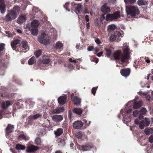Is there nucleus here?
Segmentation results:
<instances>
[{"mask_svg":"<svg viewBox=\"0 0 153 153\" xmlns=\"http://www.w3.org/2000/svg\"><path fill=\"white\" fill-rule=\"evenodd\" d=\"M0 11L1 13H4L6 11L5 6L3 0H0Z\"/></svg>","mask_w":153,"mask_h":153,"instance_id":"nucleus-14","label":"nucleus"},{"mask_svg":"<svg viewBox=\"0 0 153 153\" xmlns=\"http://www.w3.org/2000/svg\"><path fill=\"white\" fill-rule=\"evenodd\" d=\"M142 104L143 101L142 100H140L139 101L135 102L134 103L133 108L135 109L138 108L142 105Z\"/></svg>","mask_w":153,"mask_h":153,"instance_id":"nucleus-20","label":"nucleus"},{"mask_svg":"<svg viewBox=\"0 0 153 153\" xmlns=\"http://www.w3.org/2000/svg\"><path fill=\"white\" fill-rule=\"evenodd\" d=\"M75 136L78 139H80L82 137V134L81 132L79 131L76 133Z\"/></svg>","mask_w":153,"mask_h":153,"instance_id":"nucleus-44","label":"nucleus"},{"mask_svg":"<svg viewBox=\"0 0 153 153\" xmlns=\"http://www.w3.org/2000/svg\"><path fill=\"white\" fill-rule=\"evenodd\" d=\"M139 127L141 129H143L144 128L145 126H146L145 125L144 123V120H142L139 123Z\"/></svg>","mask_w":153,"mask_h":153,"instance_id":"nucleus-39","label":"nucleus"},{"mask_svg":"<svg viewBox=\"0 0 153 153\" xmlns=\"http://www.w3.org/2000/svg\"><path fill=\"white\" fill-rule=\"evenodd\" d=\"M73 111L76 114L80 115L82 113L83 110L80 108H75L73 110Z\"/></svg>","mask_w":153,"mask_h":153,"instance_id":"nucleus-23","label":"nucleus"},{"mask_svg":"<svg viewBox=\"0 0 153 153\" xmlns=\"http://www.w3.org/2000/svg\"><path fill=\"white\" fill-rule=\"evenodd\" d=\"M97 87H94L92 89L91 92L94 95H95V94L96 91L97 90Z\"/></svg>","mask_w":153,"mask_h":153,"instance_id":"nucleus-50","label":"nucleus"},{"mask_svg":"<svg viewBox=\"0 0 153 153\" xmlns=\"http://www.w3.org/2000/svg\"><path fill=\"white\" fill-rule=\"evenodd\" d=\"M4 44H0V52L4 49Z\"/></svg>","mask_w":153,"mask_h":153,"instance_id":"nucleus-51","label":"nucleus"},{"mask_svg":"<svg viewBox=\"0 0 153 153\" xmlns=\"http://www.w3.org/2000/svg\"><path fill=\"white\" fill-rule=\"evenodd\" d=\"M122 49L123 53L120 50H117L112 55L114 59L121 64L126 62L130 57V50L126 43H124Z\"/></svg>","mask_w":153,"mask_h":153,"instance_id":"nucleus-1","label":"nucleus"},{"mask_svg":"<svg viewBox=\"0 0 153 153\" xmlns=\"http://www.w3.org/2000/svg\"><path fill=\"white\" fill-rule=\"evenodd\" d=\"M27 19L26 15H22L20 16L18 18L17 21L18 23L19 24H22Z\"/></svg>","mask_w":153,"mask_h":153,"instance_id":"nucleus-21","label":"nucleus"},{"mask_svg":"<svg viewBox=\"0 0 153 153\" xmlns=\"http://www.w3.org/2000/svg\"><path fill=\"white\" fill-rule=\"evenodd\" d=\"M66 95L60 96L58 99V101L60 105L64 104L66 100Z\"/></svg>","mask_w":153,"mask_h":153,"instance_id":"nucleus-10","label":"nucleus"},{"mask_svg":"<svg viewBox=\"0 0 153 153\" xmlns=\"http://www.w3.org/2000/svg\"><path fill=\"white\" fill-rule=\"evenodd\" d=\"M4 111H0V119L4 117Z\"/></svg>","mask_w":153,"mask_h":153,"instance_id":"nucleus-54","label":"nucleus"},{"mask_svg":"<svg viewBox=\"0 0 153 153\" xmlns=\"http://www.w3.org/2000/svg\"><path fill=\"white\" fill-rule=\"evenodd\" d=\"M20 41V38H19L14 39L13 41L11 42V46L13 50H14L16 48V45L19 44Z\"/></svg>","mask_w":153,"mask_h":153,"instance_id":"nucleus-11","label":"nucleus"},{"mask_svg":"<svg viewBox=\"0 0 153 153\" xmlns=\"http://www.w3.org/2000/svg\"><path fill=\"white\" fill-rule=\"evenodd\" d=\"M14 126L13 125L9 124L8 125L6 130V132L7 133H10L13 131Z\"/></svg>","mask_w":153,"mask_h":153,"instance_id":"nucleus-24","label":"nucleus"},{"mask_svg":"<svg viewBox=\"0 0 153 153\" xmlns=\"http://www.w3.org/2000/svg\"><path fill=\"white\" fill-rule=\"evenodd\" d=\"M64 110L63 107H59L54 109L53 111V112L54 114H59L62 112Z\"/></svg>","mask_w":153,"mask_h":153,"instance_id":"nucleus-25","label":"nucleus"},{"mask_svg":"<svg viewBox=\"0 0 153 153\" xmlns=\"http://www.w3.org/2000/svg\"><path fill=\"white\" fill-rule=\"evenodd\" d=\"M146 0H138L137 1V4L139 6L145 5L148 4Z\"/></svg>","mask_w":153,"mask_h":153,"instance_id":"nucleus-28","label":"nucleus"},{"mask_svg":"<svg viewBox=\"0 0 153 153\" xmlns=\"http://www.w3.org/2000/svg\"><path fill=\"white\" fill-rule=\"evenodd\" d=\"M82 6L80 4H78L75 5V8L76 11L79 13H81L83 10Z\"/></svg>","mask_w":153,"mask_h":153,"instance_id":"nucleus-26","label":"nucleus"},{"mask_svg":"<svg viewBox=\"0 0 153 153\" xmlns=\"http://www.w3.org/2000/svg\"><path fill=\"white\" fill-rule=\"evenodd\" d=\"M42 53V51L40 50H39L36 52H35L34 53V54L37 57H38L39 56H40Z\"/></svg>","mask_w":153,"mask_h":153,"instance_id":"nucleus-45","label":"nucleus"},{"mask_svg":"<svg viewBox=\"0 0 153 153\" xmlns=\"http://www.w3.org/2000/svg\"><path fill=\"white\" fill-rule=\"evenodd\" d=\"M121 35V33L119 31L116 32L114 34L112 35L109 37V39L111 41L113 42L115 41L117 38Z\"/></svg>","mask_w":153,"mask_h":153,"instance_id":"nucleus-9","label":"nucleus"},{"mask_svg":"<svg viewBox=\"0 0 153 153\" xmlns=\"http://www.w3.org/2000/svg\"><path fill=\"white\" fill-rule=\"evenodd\" d=\"M77 149L80 150H82V151H85V147L84 146H81L77 144Z\"/></svg>","mask_w":153,"mask_h":153,"instance_id":"nucleus-47","label":"nucleus"},{"mask_svg":"<svg viewBox=\"0 0 153 153\" xmlns=\"http://www.w3.org/2000/svg\"><path fill=\"white\" fill-rule=\"evenodd\" d=\"M12 104L13 102L11 101H7L6 102H4L2 105V108L4 109H5L12 105Z\"/></svg>","mask_w":153,"mask_h":153,"instance_id":"nucleus-18","label":"nucleus"},{"mask_svg":"<svg viewBox=\"0 0 153 153\" xmlns=\"http://www.w3.org/2000/svg\"><path fill=\"white\" fill-rule=\"evenodd\" d=\"M83 123L80 121H76L73 123V127L75 129H80L83 126Z\"/></svg>","mask_w":153,"mask_h":153,"instance_id":"nucleus-8","label":"nucleus"},{"mask_svg":"<svg viewBox=\"0 0 153 153\" xmlns=\"http://www.w3.org/2000/svg\"><path fill=\"white\" fill-rule=\"evenodd\" d=\"M139 120L137 118L136 119L134 120V123L136 125L139 124Z\"/></svg>","mask_w":153,"mask_h":153,"instance_id":"nucleus-62","label":"nucleus"},{"mask_svg":"<svg viewBox=\"0 0 153 153\" xmlns=\"http://www.w3.org/2000/svg\"><path fill=\"white\" fill-rule=\"evenodd\" d=\"M41 116V115L39 114H37L32 117L30 118L31 120H36L38 118H39Z\"/></svg>","mask_w":153,"mask_h":153,"instance_id":"nucleus-41","label":"nucleus"},{"mask_svg":"<svg viewBox=\"0 0 153 153\" xmlns=\"http://www.w3.org/2000/svg\"><path fill=\"white\" fill-rule=\"evenodd\" d=\"M35 142L36 143L37 145H40L41 143V139L39 138H36L35 139Z\"/></svg>","mask_w":153,"mask_h":153,"instance_id":"nucleus-48","label":"nucleus"},{"mask_svg":"<svg viewBox=\"0 0 153 153\" xmlns=\"http://www.w3.org/2000/svg\"><path fill=\"white\" fill-rule=\"evenodd\" d=\"M94 49V47L93 46L88 47L87 48L88 50L89 51H92Z\"/></svg>","mask_w":153,"mask_h":153,"instance_id":"nucleus-56","label":"nucleus"},{"mask_svg":"<svg viewBox=\"0 0 153 153\" xmlns=\"http://www.w3.org/2000/svg\"><path fill=\"white\" fill-rule=\"evenodd\" d=\"M125 2L128 4H131L136 2V0H124Z\"/></svg>","mask_w":153,"mask_h":153,"instance_id":"nucleus-43","label":"nucleus"},{"mask_svg":"<svg viewBox=\"0 0 153 153\" xmlns=\"http://www.w3.org/2000/svg\"><path fill=\"white\" fill-rule=\"evenodd\" d=\"M85 151H89L92 149L94 148V147L92 144H88L84 146Z\"/></svg>","mask_w":153,"mask_h":153,"instance_id":"nucleus-33","label":"nucleus"},{"mask_svg":"<svg viewBox=\"0 0 153 153\" xmlns=\"http://www.w3.org/2000/svg\"><path fill=\"white\" fill-rule=\"evenodd\" d=\"M41 63L43 64H47L50 61L49 57L48 56H43L42 59L40 60Z\"/></svg>","mask_w":153,"mask_h":153,"instance_id":"nucleus-19","label":"nucleus"},{"mask_svg":"<svg viewBox=\"0 0 153 153\" xmlns=\"http://www.w3.org/2000/svg\"><path fill=\"white\" fill-rule=\"evenodd\" d=\"M149 141L151 143H153V135H152L149 137Z\"/></svg>","mask_w":153,"mask_h":153,"instance_id":"nucleus-53","label":"nucleus"},{"mask_svg":"<svg viewBox=\"0 0 153 153\" xmlns=\"http://www.w3.org/2000/svg\"><path fill=\"white\" fill-rule=\"evenodd\" d=\"M16 148L19 150H23L25 149V147L24 146L20 144L16 145Z\"/></svg>","mask_w":153,"mask_h":153,"instance_id":"nucleus-37","label":"nucleus"},{"mask_svg":"<svg viewBox=\"0 0 153 153\" xmlns=\"http://www.w3.org/2000/svg\"><path fill=\"white\" fill-rule=\"evenodd\" d=\"M63 44L59 41H58L56 43V47L57 49H60L63 47Z\"/></svg>","mask_w":153,"mask_h":153,"instance_id":"nucleus-34","label":"nucleus"},{"mask_svg":"<svg viewBox=\"0 0 153 153\" xmlns=\"http://www.w3.org/2000/svg\"><path fill=\"white\" fill-rule=\"evenodd\" d=\"M116 27V26L114 24L109 25L107 27L108 30L109 32L112 31L115 29Z\"/></svg>","mask_w":153,"mask_h":153,"instance_id":"nucleus-30","label":"nucleus"},{"mask_svg":"<svg viewBox=\"0 0 153 153\" xmlns=\"http://www.w3.org/2000/svg\"><path fill=\"white\" fill-rule=\"evenodd\" d=\"M46 133L45 130L43 128L41 130L40 132L38 134V135L40 136H43L45 135Z\"/></svg>","mask_w":153,"mask_h":153,"instance_id":"nucleus-42","label":"nucleus"},{"mask_svg":"<svg viewBox=\"0 0 153 153\" xmlns=\"http://www.w3.org/2000/svg\"><path fill=\"white\" fill-rule=\"evenodd\" d=\"M38 9L36 7H34L33 9V11L34 12L37 13L38 12Z\"/></svg>","mask_w":153,"mask_h":153,"instance_id":"nucleus-60","label":"nucleus"},{"mask_svg":"<svg viewBox=\"0 0 153 153\" xmlns=\"http://www.w3.org/2000/svg\"><path fill=\"white\" fill-rule=\"evenodd\" d=\"M40 148L33 145H31L28 146L26 149V151L27 152H31L36 151Z\"/></svg>","mask_w":153,"mask_h":153,"instance_id":"nucleus-5","label":"nucleus"},{"mask_svg":"<svg viewBox=\"0 0 153 153\" xmlns=\"http://www.w3.org/2000/svg\"><path fill=\"white\" fill-rule=\"evenodd\" d=\"M17 17V15H18L20 11V8L18 6H15L14 7L13 9L10 10Z\"/></svg>","mask_w":153,"mask_h":153,"instance_id":"nucleus-17","label":"nucleus"},{"mask_svg":"<svg viewBox=\"0 0 153 153\" xmlns=\"http://www.w3.org/2000/svg\"><path fill=\"white\" fill-rule=\"evenodd\" d=\"M130 70L129 68L123 69L120 71L121 75L124 77L128 76L130 74Z\"/></svg>","mask_w":153,"mask_h":153,"instance_id":"nucleus-6","label":"nucleus"},{"mask_svg":"<svg viewBox=\"0 0 153 153\" xmlns=\"http://www.w3.org/2000/svg\"><path fill=\"white\" fill-rule=\"evenodd\" d=\"M145 133L146 135H148L153 133V128H147L145 129L144 130Z\"/></svg>","mask_w":153,"mask_h":153,"instance_id":"nucleus-31","label":"nucleus"},{"mask_svg":"<svg viewBox=\"0 0 153 153\" xmlns=\"http://www.w3.org/2000/svg\"><path fill=\"white\" fill-rule=\"evenodd\" d=\"M138 114V112L137 110H135L133 112V115L134 117H137Z\"/></svg>","mask_w":153,"mask_h":153,"instance_id":"nucleus-58","label":"nucleus"},{"mask_svg":"<svg viewBox=\"0 0 153 153\" xmlns=\"http://www.w3.org/2000/svg\"><path fill=\"white\" fill-rule=\"evenodd\" d=\"M53 120L56 123L60 122L63 120L62 116L60 115H55L52 116Z\"/></svg>","mask_w":153,"mask_h":153,"instance_id":"nucleus-7","label":"nucleus"},{"mask_svg":"<svg viewBox=\"0 0 153 153\" xmlns=\"http://www.w3.org/2000/svg\"><path fill=\"white\" fill-rule=\"evenodd\" d=\"M30 27L29 28V30L31 32V34L34 36H36L37 35L38 33V30L37 28H33Z\"/></svg>","mask_w":153,"mask_h":153,"instance_id":"nucleus-22","label":"nucleus"},{"mask_svg":"<svg viewBox=\"0 0 153 153\" xmlns=\"http://www.w3.org/2000/svg\"><path fill=\"white\" fill-rule=\"evenodd\" d=\"M101 10L104 13H108L111 11L110 8L106 4H104L102 7Z\"/></svg>","mask_w":153,"mask_h":153,"instance_id":"nucleus-16","label":"nucleus"},{"mask_svg":"<svg viewBox=\"0 0 153 153\" xmlns=\"http://www.w3.org/2000/svg\"><path fill=\"white\" fill-rule=\"evenodd\" d=\"M25 102L27 104V105H28L30 107H32L34 104V102L30 99L27 100Z\"/></svg>","mask_w":153,"mask_h":153,"instance_id":"nucleus-38","label":"nucleus"},{"mask_svg":"<svg viewBox=\"0 0 153 153\" xmlns=\"http://www.w3.org/2000/svg\"><path fill=\"white\" fill-rule=\"evenodd\" d=\"M91 61L93 62H96V63H97L98 62V59L97 58H93V59L91 60Z\"/></svg>","mask_w":153,"mask_h":153,"instance_id":"nucleus-61","label":"nucleus"},{"mask_svg":"<svg viewBox=\"0 0 153 153\" xmlns=\"http://www.w3.org/2000/svg\"><path fill=\"white\" fill-rule=\"evenodd\" d=\"M126 12L127 15H130L132 17L139 14L140 11L137 6L129 5L126 7Z\"/></svg>","mask_w":153,"mask_h":153,"instance_id":"nucleus-2","label":"nucleus"},{"mask_svg":"<svg viewBox=\"0 0 153 153\" xmlns=\"http://www.w3.org/2000/svg\"><path fill=\"white\" fill-rule=\"evenodd\" d=\"M65 142L64 140H61V141L59 143L58 145L60 146H62L65 145Z\"/></svg>","mask_w":153,"mask_h":153,"instance_id":"nucleus-49","label":"nucleus"},{"mask_svg":"<svg viewBox=\"0 0 153 153\" xmlns=\"http://www.w3.org/2000/svg\"><path fill=\"white\" fill-rule=\"evenodd\" d=\"M69 62L74 63H78V62L76 60H73L71 58H69L68 60Z\"/></svg>","mask_w":153,"mask_h":153,"instance_id":"nucleus-55","label":"nucleus"},{"mask_svg":"<svg viewBox=\"0 0 153 153\" xmlns=\"http://www.w3.org/2000/svg\"><path fill=\"white\" fill-rule=\"evenodd\" d=\"M20 45L23 50H25L26 51H27L29 50V47L26 41L24 40L22 41Z\"/></svg>","mask_w":153,"mask_h":153,"instance_id":"nucleus-12","label":"nucleus"},{"mask_svg":"<svg viewBox=\"0 0 153 153\" xmlns=\"http://www.w3.org/2000/svg\"><path fill=\"white\" fill-rule=\"evenodd\" d=\"M104 15H102L101 16L100 20L101 21H102L105 19V17Z\"/></svg>","mask_w":153,"mask_h":153,"instance_id":"nucleus-63","label":"nucleus"},{"mask_svg":"<svg viewBox=\"0 0 153 153\" xmlns=\"http://www.w3.org/2000/svg\"><path fill=\"white\" fill-rule=\"evenodd\" d=\"M46 34L45 32L41 34V36L39 38V41L42 43L45 44L46 41Z\"/></svg>","mask_w":153,"mask_h":153,"instance_id":"nucleus-13","label":"nucleus"},{"mask_svg":"<svg viewBox=\"0 0 153 153\" xmlns=\"http://www.w3.org/2000/svg\"><path fill=\"white\" fill-rule=\"evenodd\" d=\"M146 95V99L148 101H149L151 97L149 95Z\"/></svg>","mask_w":153,"mask_h":153,"instance_id":"nucleus-64","label":"nucleus"},{"mask_svg":"<svg viewBox=\"0 0 153 153\" xmlns=\"http://www.w3.org/2000/svg\"><path fill=\"white\" fill-rule=\"evenodd\" d=\"M144 120V123L146 126H149L150 121V119L148 118L145 117Z\"/></svg>","mask_w":153,"mask_h":153,"instance_id":"nucleus-36","label":"nucleus"},{"mask_svg":"<svg viewBox=\"0 0 153 153\" xmlns=\"http://www.w3.org/2000/svg\"><path fill=\"white\" fill-rule=\"evenodd\" d=\"M54 134L56 136H58L60 135L63 133V130L62 128H59L54 131Z\"/></svg>","mask_w":153,"mask_h":153,"instance_id":"nucleus-29","label":"nucleus"},{"mask_svg":"<svg viewBox=\"0 0 153 153\" xmlns=\"http://www.w3.org/2000/svg\"><path fill=\"white\" fill-rule=\"evenodd\" d=\"M106 52V54L108 57H110L111 53V50L110 49L106 48L105 49Z\"/></svg>","mask_w":153,"mask_h":153,"instance_id":"nucleus-35","label":"nucleus"},{"mask_svg":"<svg viewBox=\"0 0 153 153\" xmlns=\"http://www.w3.org/2000/svg\"><path fill=\"white\" fill-rule=\"evenodd\" d=\"M120 12L119 11L116 12L113 14H109L106 16L105 19L106 21H112L120 17Z\"/></svg>","mask_w":153,"mask_h":153,"instance_id":"nucleus-3","label":"nucleus"},{"mask_svg":"<svg viewBox=\"0 0 153 153\" xmlns=\"http://www.w3.org/2000/svg\"><path fill=\"white\" fill-rule=\"evenodd\" d=\"M11 117V114L10 113L8 112H5L4 111V117Z\"/></svg>","mask_w":153,"mask_h":153,"instance_id":"nucleus-46","label":"nucleus"},{"mask_svg":"<svg viewBox=\"0 0 153 153\" xmlns=\"http://www.w3.org/2000/svg\"><path fill=\"white\" fill-rule=\"evenodd\" d=\"M68 115L69 116L70 118V119H71L72 118V113L71 110H69L68 111Z\"/></svg>","mask_w":153,"mask_h":153,"instance_id":"nucleus-57","label":"nucleus"},{"mask_svg":"<svg viewBox=\"0 0 153 153\" xmlns=\"http://www.w3.org/2000/svg\"><path fill=\"white\" fill-rule=\"evenodd\" d=\"M19 138H22L24 140H25L26 137L23 134H21L19 136Z\"/></svg>","mask_w":153,"mask_h":153,"instance_id":"nucleus-59","label":"nucleus"},{"mask_svg":"<svg viewBox=\"0 0 153 153\" xmlns=\"http://www.w3.org/2000/svg\"><path fill=\"white\" fill-rule=\"evenodd\" d=\"M16 16L11 10L7 11V14L4 18V20L6 22H10L16 18Z\"/></svg>","mask_w":153,"mask_h":153,"instance_id":"nucleus-4","label":"nucleus"},{"mask_svg":"<svg viewBox=\"0 0 153 153\" xmlns=\"http://www.w3.org/2000/svg\"><path fill=\"white\" fill-rule=\"evenodd\" d=\"M36 62V60L34 56L30 58L28 61V63L29 65H31L33 64Z\"/></svg>","mask_w":153,"mask_h":153,"instance_id":"nucleus-32","label":"nucleus"},{"mask_svg":"<svg viewBox=\"0 0 153 153\" xmlns=\"http://www.w3.org/2000/svg\"><path fill=\"white\" fill-rule=\"evenodd\" d=\"M31 26L32 27L37 28L39 24V22L38 20H33L31 22Z\"/></svg>","mask_w":153,"mask_h":153,"instance_id":"nucleus-27","label":"nucleus"},{"mask_svg":"<svg viewBox=\"0 0 153 153\" xmlns=\"http://www.w3.org/2000/svg\"><path fill=\"white\" fill-rule=\"evenodd\" d=\"M140 112L141 114L142 115H145L146 114L147 112V110L146 108H142L140 110Z\"/></svg>","mask_w":153,"mask_h":153,"instance_id":"nucleus-40","label":"nucleus"},{"mask_svg":"<svg viewBox=\"0 0 153 153\" xmlns=\"http://www.w3.org/2000/svg\"><path fill=\"white\" fill-rule=\"evenodd\" d=\"M72 101L74 105L78 106L81 102V99L78 97L76 96L74 99H72Z\"/></svg>","mask_w":153,"mask_h":153,"instance_id":"nucleus-15","label":"nucleus"},{"mask_svg":"<svg viewBox=\"0 0 153 153\" xmlns=\"http://www.w3.org/2000/svg\"><path fill=\"white\" fill-rule=\"evenodd\" d=\"M83 121H84L85 126H89L91 123V122L90 121H89L88 123H87V120L85 119H84Z\"/></svg>","mask_w":153,"mask_h":153,"instance_id":"nucleus-52","label":"nucleus"}]
</instances>
